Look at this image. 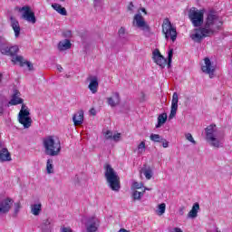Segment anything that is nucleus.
<instances>
[{
	"mask_svg": "<svg viewBox=\"0 0 232 232\" xmlns=\"http://www.w3.org/2000/svg\"><path fill=\"white\" fill-rule=\"evenodd\" d=\"M188 19L193 26L198 28L195 29V34L190 35L195 43H202V39L205 37H211L222 28L223 24L220 16L214 10L207 12L204 19V10L192 7L188 11Z\"/></svg>",
	"mask_w": 232,
	"mask_h": 232,
	"instance_id": "f257e3e1",
	"label": "nucleus"
},
{
	"mask_svg": "<svg viewBox=\"0 0 232 232\" xmlns=\"http://www.w3.org/2000/svg\"><path fill=\"white\" fill-rule=\"evenodd\" d=\"M42 142L45 155L58 157L61 154V141L55 139V136H46L43 138Z\"/></svg>",
	"mask_w": 232,
	"mask_h": 232,
	"instance_id": "f03ea898",
	"label": "nucleus"
},
{
	"mask_svg": "<svg viewBox=\"0 0 232 232\" xmlns=\"http://www.w3.org/2000/svg\"><path fill=\"white\" fill-rule=\"evenodd\" d=\"M104 169L105 179L107 184H109V188H111L112 191H119V189H121V178L119 177V174H117V171H115L110 164H106Z\"/></svg>",
	"mask_w": 232,
	"mask_h": 232,
	"instance_id": "7ed1b4c3",
	"label": "nucleus"
},
{
	"mask_svg": "<svg viewBox=\"0 0 232 232\" xmlns=\"http://www.w3.org/2000/svg\"><path fill=\"white\" fill-rule=\"evenodd\" d=\"M162 32L166 39H171L173 43L177 41V28H175L169 19H165L162 24Z\"/></svg>",
	"mask_w": 232,
	"mask_h": 232,
	"instance_id": "20e7f679",
	"label": "nucleus"
},
{
	"mask_svg": "<svg viewBox=\"0 0 232 232\" xmlns=\"http://www.w3.org/2000/svg\"><path fill=\"white\" fill-rule=\"evenodd\" d=\"M18 121L24 126V128H30V126H32L30 111L28 110V107L24 104H22V108L18 113Z\"/></svg>",
	"mask_w": 232,
	"mask_h": 232,
	"instance_id": "39448f33",
	"label": "nucleus"
},
{
	"mask_svg": "<svg viewBox=\"0 0 232 232\" xmlns=\"http://www.w3.org/2000/svg\"><path fill=\"white\" fill-rule=\"evenodd\" d=\"M20 12L22 13V19H24L28 23H32L33 24H35L37 19L35 18V14L32 12V9L30 6L25 5L20 9Z\"/></svg>",
	"mask_w": 232,
	"mask_h": 232,
	"instance_id": "423d86ee",
	"label": "nucleus"
},
{
	"mask_svg": "<svg viewBox=\"0 0 232 232\" xmlns=\"http://www.w3.org/2000/svg\"><path fill=\"white\" fill-rule=\"evenodd\" d=\"M134 21L136 23V26L138 28H140V30H142V32H144L145 34H150V32H151V28L146 23V21L144 20V17H142V14H135Z\"/></svg>",
	"mask_w": 232,
	"mask_h": 232,
	"instance_id": "0eeeda50",
	"label": "nucleus"
},
{
	"mask_svg": "<svg viewBox=\"0 0 232 232\" xmlns=\"http://www.w3.org/2000/svg\"><path fill=\"white\" fill-rule=\"evenodd\" d=\"M204 63L205 65L201 66L203 73H207L208 75H209L210 79H213V75H215L216 70L215 64H213V63H211V60H209V58L208 57L204 59Z\"/></svg>",
	"mask_w": 232,
	"mask_h": 232,
	"instance_id": "6e6552de",
	"label": "nucleus"
},
{
	"mask_svg": "<svg viewBox=\"0 0 232 232\" xmlns=\"http://www.w3.org/2000/svg\"><path fill=\"white\" fill-rule=\"evenodd\" d=\"M152 55H153L152 59H153L154 63H156V64H158V66H160V68H166V65L168 64V60H166V58H164V56H162V54H160V51L156 49L152 53Z\"/></svg>",
	"mask_w": 232,
	"mask_h": 232,
	"instance_id": "1a4fd4ad",
	"label": "nucleus"
},
{
	"mask_svg": "<svg viewBox=\"0 0 232 232\" xmlns=\"http://www.w3.org/2000/svg\"><path fill=\"white\" fill-rule=\"evenodd\" d=\"M177 110H179V94L174 92L172 95L170 114L169 116V121L177 115Z\"/></svg>",
	"mask_w": 232,
	"mask_h": 232,
	"instance_id": "9d476101",
	"label": "nucleus"
},
{
	"mask_svg": "<svg viewBox=\"0 0 232 232\" xmlns=\"http://www.w3.org/2000/svg\"><path fill=\"white\" fill-rule=\"evenodd\" d=\"M12 204H14V200L10 198L0 201V213L2 215L8 213L12 208Z\"/></svg>",
	"mask_w": 232,
	"mask_h": 232,
	"instance_id": "9b49d317",
	"label": "nucleus"
},
{
	"mask_svg": "<svg viewBox=\"0 0 232 232\" xmlns=\"http://www.w3.org/2000/svg\"><path fill=\"white\" fill-rule=\"evenodd\" d=\"M86 231L87 232H96L99 229V220L95 218H90L86 224Z\"/></svg>",
	"mask_w": 232,
	"mask_h": 232,
	"instance_id": "f8f14e48",
	"label": "nucleus"
},
{
	"mask_svg": "<svg viewBox=\"0 0 232 232\" xmlns=\"http://www.w3.org/2000/svg\"><path fill=\"white\" fill-rule=\"evenodd\" d=\"M206 133V140H209L214 137L218 135V130L217 129V125H209L205 129Z\"/></svg>",
	"mask_w": 232,
	"mask_h": 232,
	"instance_id": "ddd939ff",
	"label": "nucleus"
},
{
	"mask_svg": "<svg viewBox=\"0 0 232 232\" xmlns=\"http://www.w3.org/2000/svg\"><path fill=\"white\" fill-rule=\"evenodd\" d=\"M207 142H208V144L213 148H222L224 145V138L218 135L207 140Z\"/></svg>",
	"mask_w": 232,
	"mask_h": 232,
	"instance_id": "4468645a",
	"label": "nucleus"
},
{
	"mask_svg": "<svg viewBox=\"0 0 232 232\" xmlns=\"http://www.w3.org/2000/svg\"><path fill=\"white\" fill-rule=\"evenodd\" d=\"M112 95L113 97L107 98V102L109 106L115 108V106H119V104H121V95L119 92H113Z\"/></svg>",
	"mask_w": 232,
	"mask_h": 232,
	"instance_id": "2eb2a0df",
	"label": "nucleus"
},
{
	"mask_svg": "<svg viewBox=\"0 0 232 232\" xmlns=\"http://www.w3.org/2000/svg\"><path fill=\"white\" fill-rule=\"evenodd\" d=\"M11 26L14 32V37L17 39L21 35V25H19V21L14 16H10Z\"/></svg>",
	"mask_w": 232,
	"mask_h": 232,
	"instance_id": "dca6fc26",
	"label": "nucleus"
},
{
	"mask_svg": "<svg viewBox=\"0 0 232 232\" xmlns=\"http://www.w3.org/2000/svg\"><path fill=\"white\" fill-rule=\"evenodd\" d=\"M19 95H21V93L19 92V91L15 90L14 92L11 101L9 102V104H11V106H17V104H24L23 103V99L20 98Z\"/></svg>",
	"mask_w": 232,
	"mask_h": 232,
	"instance_id": "f3484780",
	"label": "nucleus"
},
{
	"mask_svg": "<svg viewBox=\"0 0 232 232\" xmlns=\"http://www.w3.org/2000/svg\"><path fill=\"white\" fill-rule=\"evenodd\" d=\"M72 121L74 126H81V124L84 122V111H79L77 113H75L72 117Z\"/></svg>",
	"mask_w": 232,
	"mask_h": 232,
	"instance_id": "a211bd4d",
	"label": "nucleus"
},
{
	"mask_svg": "<svg viewBox=\"0 0 232 232\" xmlns=\"http://www.w3.org/2000/svg\"><path fill=\"white\" fill-rule=\"evenodd\" d=\"M88 88L91 90L92 93H97V89L99 88V79L97 76H92L90 78Z\"/></svg>",
	"mask_w": 232,
	"mask_h": 232,
	"instance_id": "6ab92c4d",
	"label": "nucleus"
},
{
	"mask_svg": "<svg viewBox=\"0 0 232 232\" xmlns=\"http://www.w3.org/2000/svg\"><path fill=\"white\" fill-rule=\"evenodd\" d=\"M10 160H12V157L10 156L8 149L4 148L0 150V162H9Z\"/></svg>",
	"mask_w": 232,
	"mask_h": 232,
	"instance_id": "aec40b11",
	"label": "nucleus"
},
{
	"mask_svg": "<svg viewBox=\"0 0 232 232\" xmlns=\"http://www.w3.org/2000/svg\"><path fill=\"white\" fill-rule=\"evenodd\" d=\"M72 48V43L68 39H64L58 44V50L60 52H64Z\"/></svg>",
	"mask_w": 232,
	"mask_h": 232,
	"instance_id": "412c9836",
	"label": "nucleus"
},
{
	"mask_svg": "<svg viewBox=\"0 0 232 232\" xmlns=\"http://www.w3.org/2000/svg\"><path fill=\"white\" fill-rule=\"evenodd\" d=\"M41 211H43V205L41 203L31 205V213L34 217H39Z\"/></svg>",
	"mask_w": 232,
	"mask_h": 232,
	"instance_id": "4be33fe9",
	"label": "nucleus"
},
{
	"mask_svg": "<svg viewBox=\"0 0 232 232\" xmlns=\"http://www.w3.org/2000/svg\"><path fill=\"white\" fill-rule=\"evenodd\" d=\"M198 209H200V204L196 202L188 214V218H197V215H198Z\"/></svg>",
	"mask_w": 232,
	"mask_h": 232,
	"instance_id": "5701e85b",
	"label": "nucleus"
},
{
	"mask_svg": "<svg viewBox=\"0 0 232 232\" xmlns=\"http://www.w3.org/2000/svg\"><path fill=\"white\" fill-rule=\"evenodd\" d=\"M0 52L3 55H8L10 47H8V42L6 40H0Z\"/></svg>",
	"mask_w": 232,
	"mask_h": 232,
	"instance_id": "b1692460",
	"label": "nucleus"
},
{
	"mask_svg": "<svg viewBox=\"0 0 232 232\" xmlns=\"http://www.w3.org/2000/svg\"><path fill=\"white\" fill-rule=\"evenodd\" d=\"M52 8L55 10L60 15H68V12L66 11V8L63 7L61 5L54 3L52 5Z\"/></svg>",
	"mask_w": 232,
	"mask_h": 232,
	"instance_id": "393cba45",
	"label": "nucleus"
},
{
	"mask_svg": "<svg viewBox=\"0 0 232 232\" xmlns=\"http://www.w3.org/2000/svg\"><path fill=\"white\" fill-rule=\"evenodd\" d=\"M142 171L145 179H147V180H151V178L153 177V169H151V167H146V165H144Z\"/></svg>",
	"mask_w": 232,
	"mask_h": 232,
	"instance_id": "a878e982",
	"label": "nucleus"
},
{
	"mask_svg": "<svg viewBox=\"0 0 232 232\" xmlns=\"http://www.w3.org/2000/svg\"><path fill=\"white\" fill-rule=\"evenodd\" d=\"M166 121H168V114L162 113L158 117V124H156V128H160L162 124H166Z\"/></svg>",
	"mask_w": 232,
	"mask_h": 232,
	"instance_id": "bb28decb",
	"label": "nucleus"
},
{
	"mask_svg": "<svg viewBox=\"0 0 232 232\" xmlns=\"http://www.w3.org/2000/svg\"><path fill=\"white\" fill-rule=\"evenodd\" d=\"M46 171L48 175H52V173H53V160L52 159L47 160Z\"/></svg>",
	"mask_w": 232,
	"mask_h": 232,
	"instance_id": "cd10ccee",
	"label": "nucleus"
},
{
	"mask_svg": "<svg viewBox=\"0 0 232 232\" xmlns=\"http://www.w3.org/2000/svg\"><path fill=\"white\" fill-rule=\"evenodd\" d=\"M18 53H19V46L14 45V46L9 47V53L7 55H10L11 57H14V55H17Z\"/></svg>",
	"mask_w": 232,
	"mask_h": 232,
	"instance_id": "c85d7f7f",
	"label": "nucleus"
},
{
	"mask_svg": "<svg viewBox=\"0 0 232 232\" xmlns=\"http://www.w3.org/2000/svg\"><path fill=\"white\" fill-rule=\"evenodd\" d=\"M43 227L46 231L52 229V218H46L43 222Z\"/></svg>",
	"mask_w": 232,
	"mask_h": 232,
	"instance_id": "c756f323",
	"label": "nucleus"
},
{
	"mask_svg": "<svg viewBox=\"0 0 232 232\" xmlns=\"http://www.w3.org/2000/svg\"><path fill=\"white\" fill-rule=\"evenodd\" d=\"M166 213V203H161L158 206L157 215L161 217V215Z\"/></svg>",
	"mask_w": 232,
	"mask_h": 232,
	"instance_id": "7c9ffc66",
	"label": "nucleus"
},
{
	"mask_svg": "<svg viewBox=\"0 0 232 232\" xmlns=\"http://www.w3.org/2000/svg\"><path fill=\"white\" fill-rule=\"evenodd\" d=\"M142 197H144V191L143 192H140V191L134 190L132 192V198H133V200H140L142 198Z\"/></svg>",
	"mask_w": 232,
	"mask_h": 232,
	"instance_id": "2f4dec72",
	"label": "nucleus"
},
{
	"mask_svg": "<svg viewBox=\"0 0 232 232\" xmlns=\"http://www.w3.org/2000/svg\"><path fill=\"white\" fill-rule=\"evenodd\" d=\"M150 140H152V142H162V140L164 138H162V136L159 135V134H150Z\"/></svg>",
	"mask_w": 232,
	"mask_h": 232,
	"instance_id": "473e14b6",
	"label": "nucleus"
},
{
	"mask_svg": "<svg viewBox=\"0 0 232 232\" xmlns=\"http://www.w3.org/2000/svg\"><path fill=\"white\" fill-rule=\"evenodd\" d=\"M13 63H19L20 66H24V62L23 56L21 55H16L15 57H13Z\"/></svg>",
	"mask_w": 232,
	"mask_h": 232,
	"instance_id": "72a5a7b5",
	"label": "nucleus"
},
{
	"mask_svg": "<svg viewBox=\"0 0 232 232\" xmlns=\"http://www.w3.org/2000/svg\"><path fill=\"white\" fill-rule=\"evenodd\" d=\"M138 151H139V153H144V151H146V142L145 141H141L138 145Z\"/></svg>",
	"mask_w": 232,
	"mask_h": 232,
	"instance_id": "f704fd0d",
	"label": "nucleus"
},
{
	"mask_svg": "<svg viewBox=\"0 0 232 232\" xmlns=\"http://www.w3.org/2000/svg\"><path fill=\"white\" fill-rule=\"evenodd\" d=\"M104 138L106 140H111L113 139V131L111 130H106L104 133Z\"/></svg>",
	"mask_w": 232,
	"mask_h": 232,
	"instance_id": "c9c22d12",
	"label": "nucleus"
},
{
	"mask_svg": "<svg viewBox=\"0 0 232 232\" xmlns=\"http://www.w3.org/2000/svg\"><path fill=\"white\" fill-rule=\"evenodd\" d=\"M119 37L121 39H125L126 38V29L124 27H121L118 31Z\"/></svg>",
	"mask_w": 232,
	"mask_h": 232,
	"instance_id": "e433bc0d",
	"label": "nucleus"
},
{
	"mask_svg": "<svg viewBox=\"0 0 232 232\" xmlns=\"http://www.w3.org/2000/svg\"><path fill=\"white\" fill-rule=\"evenodd\" d=\"M172 59H173V49H170L169 51V55H168V66H169V68L171 66Z\"/></svg>",
	"mask_w": 232,
	"mask_h": 232,
	"instance_id": "4c0bfd02",
	"label": "nucleus"
},
{
	"mask_svg": "<svg viewBox=\"0 0 232 232\" xmlns=\"http://www.w3.org/2000/svg\"><path fill=\"white\" fill-rule=\"evenodd\" d=\"M187 140H188L189 142L193 143V144H197V141L195 140V139H193V135H191V133H187L185 135Z\"/></svg>",
	"mask_w": 232,
	"mask_h": 232,
	"instance_id": "58836bf2",
	"label": "nucleus"
},
{
	"mask_svg": "<svg viewBox=\"0 0 232 232\" xmlns=\"http://www.w3.org/2000/svg\"><path fill=\"white\" fill-rule=\"evenodd\" d=\"M21 209V203H14V217H17L19 210Z\"/></svg>",
	"mask_w": 232,
	"mask_h": 232,
	"instance_id": "ea45409f",
	"label": "nucleus"
},
{
	"mask_svg": "<svg viewBox=\"0 0 232 232\" xmlns=\"http://www.w3.org/2000/svg\"><path fill=\"white\" fill-rule=\"evenodd\" d=\"M5 113V102H3V99L0 96V116Z\"/></svg>",
	"mask_w": 232,
	"mask_h": 232,
	"instance_id": "a19ab883",
	"label": "nucleus"
},
{
	"mask_svg": "<svg viewBox=\"0 0 232 232\" xmlns=\"http://www.w3.org/2000/svg\"><path fill=\"white\" fill-rule=\"evenodd\" d=\"M132 188H133V189H140V188H142V183H139L137 181H134L132 183Z\"/></svg>",
	"mask_w": 232,
	"mask_h": 232,
	"instance_id": "79ce46f5",
	"label": "nucleus"
},
{
	"mask_svg": "<svg viewBox=\"0 0 232 232\" xmlns=\"http://www.w3.org/2000/svg\"><path fill=\"white\" fill-rule=\"evenodd\" d=\"M111 140H114V142H119V140H121V133H116L112 135Z\"/></svg>",
	"mask_w": 232,
	"mask_h": 232,
	"instance_id": "37998d69",
	"label": "nucleus"
},
{
	"mask_svg": "<svg viewBox=\"0 0 232 232\" xmlns=\"http://www.w3.org/2000/svg\"><path fill=\"white\" fill-rule=\"evenodd\" d=\"M161 144H162V147L163 148H169V141H167V140L166 139H162V140H161Z\"/></svg>",
	"mask_w": 232,
	"mask_h": 232,
	"instance_id": "c03bdc74",
	"label": "nucleus"
},
{
	"mask_svg": "<svg viewBox=\"0 0 232 232\" xmlns=\"http://www.w3.org/2000/svg\"><path fill=\"white\" fill-rule=\"evenodd\" d=\"M24 64H26L30 71L34 70V64H32V63L26 61Z\"/></svg>",
	"mask_w": 232,
	"mask_h": 232,
	"instance_id": "a18cd8bd",
	"label": "nucleus"
},
{
	"mask_svg": "<svg viewBox=\"0 0 232 232\" xmlns=\"http://www.w3.org/2000/svg\"><path fill=\"white\" fill-rule=\"evenodd\" d=\"M184 211H186V207L179 208V213L181 217L184 215Z\"/></svg>",
	"mask_w": 232,
	"mask_h": 232,
	"instance_id": "49530a36",
	"label": "nucleus"
},
{
	"mask_svg": "<svg viewBox=\"0 0 232 232\" xmlns=\"http://www.w3.org/2000/svg\"><path fill=\"white\" fill-rule=\"evenodd\" d=\"M62 232H73L71 227H62Z\"/></svg>",
	"mask_w": 232,
	"mask_h": 232,
	"instance_id": "de8ad7c7",
	"label": "nucleus"
},
{
	"mask_svg": "<svg viewBox=\"0 0 232 232\" xmlns=\"http://www.w3.org/2000/svg\"><path fill=\"white\" fill-rule=\"evenodd\" d=\"M90 113L91 115H97V111L93 108L90 110Z\"/></svg>",
	"mask_w": 232,
	"mask_h": 232,
	"instance_id": "09e8293b",
	"label": "nucleus"
},
{
	"mask_svg": "<svg viewBox=\"0 0 232 232\" xmlns=\"http://www.w3.org/2000/svg\"><path fill=\"white\" fill-rule=\"evenodd\" d=\"M133 6H134L133 2H130L129 6H128V10H130V11L133 10Z\"/></svg>",
	"mask_w": 232,
	"mask_h": 232,
	"instance_id": "8fccbe9b",
	"label": "nucleus"
},
{
	"mask_svg": "<svg viewBox=\"0 0 232 232\" xmlns=\"http://www.w3.org/2000/svg\"><path fill=\"white\" fill-rule=\"evenodd\" d=\"M171 232H182V229L179 227H174Z\"/></svg>",
	"mask_w": 232,
	"mask_h": 232,
	"instance_id": "3c124183",
	"label": "nucleus"
},
{
	"mask_svg": "<svg viewBox=\"0 0 232 232\" xmlns=\"http://www.w3.org/2000/svg\"><path fill=\"white\" fill-rule=\"evenodd\" d=\"M57 70H59L60 72H63V66L57 65Z\"/></svg>",
	"mask_w": 232,
	"mask_h": 232,
	"instance_id": "603ef678",
	"label": "nucleus"
},
{
	"mask_svg": "<svg viewBox=\"0 0 232 232\" xmlns=\"http://www.w3.org/2000/svg\"><path fill=\"white\" fill-rule=\"evenodd\" d=\"M141 12H143L144 14H148V13L146 12V8H141Z\"/></svg>",
	"mask_w": 232,
	"mask_h": 232,
	"instance_id": "864d4df0",
	"label": "nucleus"
},
{
	"mask_svg": "<svg viewBox=\"0 0 232 232\" xmlns=\"http://www.w3.org/2000/svg\"><path fill=\"white\" fill-rule=\"evenodd\" d=\"M3 77V73L0 72V82H1V78Z\"/></svg>",
	"mask_w": 232,
	"mask_h": 232,
	"instance_id": "5fc2aeb1",
	"label": "nucleus"
},
{
	"mask_svg": "<svg viewBox=\"0 0 232 232\" xmlns=\"http://www.w3.org/2000/svg\"><path fill=\"white\" fill-rule=\"evenodd\" d=\"M60 1H62V3H64V1H66V0H60Z\"/></svg>",
	"mask_w": 232,
	"mask_h": 232,
	"instance_id": "6e6d98bb",
	"label": "nucleus"
},
{
	"mask_svg": "<svg viewBox=\"0 0 232 232\" xmlns=\"http://www.w3.org/2000/svg\"><path fill=\"white\" fill-rule=\"evenodd\" d=\"M216 232H220V231H218V230H216Z\"/></svg>",
	"mask_w": 232,
	"mask_h": 232,
	"instance_id": "4d7b16f0",
	"label": "nucleus"
}]
</instances>
